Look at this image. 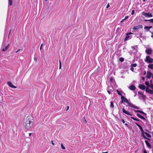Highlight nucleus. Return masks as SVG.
Instances as JSON below:
<instances>
[{"mask_svg":"<svg viewBox=\"0 0 153 153\" xmlns=\"http://www.w3.org/2000/svg\"><path fill=\"white\" fill-rule=\"evenodd\" d=\"M152 134H153V132H152Z\"/></svg>","mask_w":153,"mask_h":153,"instance_id":"nucleus-64","label":"nucleus"},{"mask_svg":"<svg viewBox=\"0 0 153 153\" xmlns=\"http://www.w3.org/2000/svg\"><path fill=\"white\" fill-rule=\"evenodd\" d=\"M138 127L139 128V129L141 130V131H142V130L143 129L142 128L140 125L138 126Z\"/></svg>","mask_w":153,"mask_h":153,"instance_id":"nucleus-38","label":"nucleus"},{"mask_svg":"<svg viewBox=\"0 0 153 153\" xmlns=\"http://www.w3.org/2000/svg\"><path fill=\"white\" fill-rule=\"evenodd\" d=\"M141 79L143 80H144L145 79V78L144 77H141Z\"/></svg>","mask_w":153,"mask_h":153,"instance_id":"nucleus-48","label":"nucleus"},{"mask_svg":"<svg viewBox=\"0 0 153 153\" xmlns=\"http://www.w3.org/2000/svg\"><path fill=\"white\" fill-rule=\"evenodd\" d=\"M131 118L132 119H133V120H136V121H139L140 120L139 119H137V118H134V117H131Z\"/></svg>","mask_w":153,"mask_h":153,"instance_id":"nucleus-24","label":"nucleus"},{"mask_svg":"<svg viewBox=\"0 0 153 153\" xmlns=\"http://www.w3.org/2000/svg\"><path fill=\"white\" fill-rule=\"evenodd\" d=\"M122 121L123 123H125V121H124V120L122 119Z\"/></svg>","mask_w":153,"mask_h":153,"instance_id":"nucleus-47","label":"nucleus"},{"mask_svg":"<svg viewBox=\"0 0 153 153\" xmlns=\"http://www.w3.org/2000/svg\"><path fill=\"white\" fill-rule=\"evenodd\" d=\"M135 96H136V94L135 95V96H134L135 97Z\"/></svg>","mask_w":153,"mask_h":153,"instance_id":"nucleus-63","label":"nucleus"},{"mask_svg":"<svg viewBox=\"0 0 153 153\" xmlns=\"http://www.w3.org/2000/svg\"><path fill=\"white\" fill-rule=\"evenodd\" d=\"M144 21L146 22L149 21L150 23H153V19H151L149 20H144Z\"/></svg>","mask_w":153,"mask_h":153,"instance_id":"nucleus-21","label":"nucleus"},{"mask_svg":"<svg viewBox=\"0 0 153 153\" xmlns=\"http://www.w3.org/2000/svg\"><path fill=\"white\" fill-rule=\"evenodd\" d=\"M120 61H121V62H123L124 61V59L123 58H120Z\"/></svg>","mask_w":153,"mask_h":153,"instance_id":"nucleus-31","label":"nucleus"},{"mask_svg":"<svg viewBox=\"0 0 153 153\" xmlns=\"http://www.w3.org/2000/svg\"><path fill=\"white\" fill-rule=\"evenodd\" d=\"M152 32H151V33H152V35L151 36V37L152 38H153V28H152Z\"/></svg>","mask_w":153,"mask_h":153,"instance_id":"nucleus-34","label":"nucleus"},{"mask_svg":"<svg viewBox=\"0 0 153 153\" xmlns=\"http://www.w3.org/2000/svg\"><path fill=\"white\" fill-rule=\"evenodd\" d=\"M136 48H137V47H132V48L134 49H135Z\"/></svg>","mask_w":153,"mask_h":153,"instance_id":"nucleus-51","label":"nucleus"},{"mask_svg":"<svg viewBox=\"0 0 153 153\" xmlns=\"http://www.w3.org/2000/svg\"><path fill=\"white\" fill-rule=\"evenodd\" d=\"M59 69H61V62H60V60H59Z\"/></svg>","mask_w":153,"mask_h":153,"instance_id":"nucleus-36","label":"nucleus"},{"mask_svg":"<svg viewBox=\"0 0 153 153\" xmlns=\"http://www.w3.org/2000/svg\"><path fill=\"white\" fill-rule=\"evenodd\" d=\"M134 112H137V113H139V112H140V110H135L134 111Z\"/></svg>","mask_w":153,"mask_h":153,"instance_id":"nucleus-40","label":"nucleus"},{"mask_svg":"<svg viewBox=\"0 0 153 153\" xmlns=\"http://www.w3.org/2000/svg\"><path fill=\"white\" fill-rule=\"evenodd\" d=\"M34 60L36 62L37 61V58L36 56H34Z\"/></svg>","mask_w":153,"mask_h":153,"instance_id":"nucleus-39","label":"nucleus"},{"mask_svg":"<svg viewBox=\"0 0 153 153\" xmlns=\"http://www.w3.org/2000/svg\"><path fill=\"white\" fill-rule=\"evenodd\" d=\"M124 20H124V19H122V20L121 21V23H122V22H124Z\"/></svg>","mask_w":153,"mask_h":153,"instance_id":"nucleus-49","label":"nucleus"},{"mask_svg":"<svg viewBox=\"0 0 153 153\" xmlns=\"http://www.w3.org/2000/svg\"><path fill=\"white\" fill-rule=\"evenodd\" d=\"M142 136L144 139H147V138L144 135H142Z\"/></svg>","mask_w":153,"mask_h":153,"instance_id":"nucleus-41","label":"nucleus"},{"mask_svg":"<svg viewBox=\"0 0 153 153\" xmlns=\"http://www.w3.org/2000/svg\"><path fill=\"white\" fill-rule=\"evenodd\" d=\"M42 46H43V44H42L40 46V50H41L42 49Z\"/></svg>","mask_w":153,"mask_h":153,"instance_id":"nucleus-44","label":"nucleus"},{"mask_svg":"<svg viewBox=\"0 0 153 153\" xmlns=\"http://www.w3.org/2000/svg\"><path fill=\"white\" fill-rule=\"evenodd\" d=\"M108 92V93L109 94H111V92L110 91H107Z\"/></svg>","mask_w":153,"mask_h":153,"instance_id":"nucleus-50","label":"nucleus"},{"mask_svg":"<svg viewBox=\"0 0 153 153\" xmlns=\"http://www.w3.org/2000/svg\"><path fill=\"white\" fill-rule=\"evenodd\" d=\"M130 70L133 72L134 71V69L133 68V67H131Z\"/></svg>","mask_w":153,"mask_h":153,"instance_id":"nucleus-37","label":"nucleus"},{"mask_svg":"<svg viewBox=\"0 0 153 153\" xmlns=\"http://www.w3.org/2000/svg\"><path fill=\"white\" fill-rule=\"evenodd\" d=\"M147 139L149 141H150V139L149 138H147Z\"/></svg>","mask_w":153,"mask_h":153,"instance_id":"nucleus-55","label":"nucleus"},{"mask_svg":"<svg viewBox=\"0 0 153 153\" xmlns=\"http://www.w3.org/2000/svg\"><path fill=\"white\" fill-rule=\"evenodd\" d=\"M149 31H150V33H151V32H152V29L150 30V29L149 30Z\"/></svg>","mask_w":153,"mask_h":153,"instance_id":"nucleus-53","label":"nucleus"},{"mask_svg":"<svg viewBox=\"0 0 153 153\" xmlns=\"http://www.w3.org/2000/svg\"><path fill=\"white\" fill-rule=\"evenodd\" d=\"M143 153H147L146 150L145 149H144L143 150Z\"/></svg>","mask_w":153,"mask_h":153,"instance_id":"nucleus-45","label":"nucleus"},{"mask_svg":"<svg viewBox=\"0 0 153 153\" xmlns=\"http://www.w3.org/2000/svg\"><path fill=\"white\" fill-rule=\"evenodd\" d=\"M139 113L145 115H146V114L143 111L140 110Z\"/></svg>","mask_w":153,"mask_h":153,"instance_id":"nucleus-27","label":"nucleus"},{"mask_svg":"<svg viewBox=\"0 0 153 153\" xmlns=\"http://www.w3.org/2000/svg\"><path fill=\"white\" fill-rule=\"evenodd\" d=\"M138 87L140 89L142 90H146V87L145 86V85L143 84H140L138 86Z\"/></svg>","mask_w":153,"mask_h":153,"instance_id":"nucleus-12","label":"nucleus"},{"mask_svg":"<svg viewBox=\"0 0 153 153\" xmlns=\"http://www.w3.org/2000/svg\"><path fill=\"white\" fill-rule=\"evenodd\" d=\"M7 84L10 87L12 88H17L16 87L13 85L11 82H7Z\"/></svg>","mask_w":153,"mask_h":153,"instance_id":"nucleus-10","label":"nucleus"},{"mask_svg":"<svg viewBox=\"0 0 153 153\" xmlns=\"http://www.w3.org/2000/svg\"><path fill=\"white\" fill-rule=\"evenodd\" d=\"M135 82L134 81L133 82H132V84H134V83Z\"/></svg>","mask_w":153,"mask_h":153,"instance_id":"nucleus-56","label":"nucleus"},{"mask_svg":"<svg viewBox=\"0 0 153 153\" xmlns=\"http://www.w3.org/2000/svg\"><path fill=\"white\" fill-rule=\"evenodd\" d=\"M117 93H118V94L119 95H120L121 96H123V95H122V94L120 93V91H119L118 90H117Z\"/></svg>","mask_w":153,"mask_h":153,"instance_id":"nucleus-33","label":"nucleus"},{"mask_svg":"<svg viewBox=\"0 0 153 153\" xmlns=\"http://www.w3.org/2000/svg\"><path fill=\"white\" fill-rule=\"evenodd\" d=\"M152 28V26H145L144 27V29L146 31H149V30Z\"/></svg>","mask_w":153,"mask_h":153,"instance_id":"nucleus-16","label":"nucleus"},{"mask_svg":"<svg viewBox=\"0 0 153 153\" xmlns=\"http://www.w3.org/2000/svg\"><path fill=\"white\" fill-rule=\"evenodd\" d=\"M128 18V16H126L123 19H124V20H126V19H127Z\"/></svg>","mask_w":153,"mask_h":153,"instance_id":"nucleus-43","label":"nucleus"},{"mask_svg":"<svg viewBox=\"0 0 153 153\" xmlns=\"http://www.w3.org/2000/svg\"><path fill=\"white\" fill-rule=\"evenodd\" d=\"M132 33H127L126 34V38L125 39V40H127L128 39H129L130 37V36H129V35L131 34H132Z\"/></svg>","mask_w":153,"mask_h":153,"instance_id":"nucleus-18","label":"nucleus"},{"mask_svg":"<svg viewBox=\"0 0 153 153\" xmlns=\"http://www.w3.org/2000/svg\"><path fill=\"white\" fill-rule=\"evenodd\" d=\"M122 111L123 113L129 115L130 116H132V115L130 114L129 112L128 111H126L124 108H123L122 109Z\"/></svg>","mask_w":153,"mask_h":153,"instance_id":"nucleus-13","label":"nucleus"},{"mask_svg":"<svg viewBox=\"0 0 153 153\" xmlns=\"http://www.w3.org/2000/svg\"><path fill=\"white\" fill-rule=\"evenodd\" d=\"M110 81L111 82H113L114 81V80L113 77H111L110 79Z\"/></svg>","mask_w":153,"mask_h":153,"instance_id":"nucleus-30","label":"nucleus"},{"mask_svg":"<svg viewBox=\"0 0 153 153\" xmlns=\"http://www.w3.org/2000/svg\"><path fill=\"white\" fill-rule=\"evenodd\" d=\"M121 99L122 100L121 103H123L124 102H126L127 103L129 102L128 101L127 99L125 97L123 96H121Z\"/></svg>","mask_w":153,"mask_h":153,"instance_id":"nucleus-7","label":"nucleus"},{"mask_svg":"<svg viewBox=\"0 0 153 153\" xmlns=\"http://www.w3.org/2000/svg\"><path fill=\"white\" fill-rule=\"evenodd\" d=\"M6 45V40L4 39L3 41V43L2 45V51L4 52L6 51L10 46V44H8L7 45Z\"/></svg>","mask_w":153,"mask_h":153,"instance_id":"nucleus-2","label":"nucleus"},{"mask_svg":"<svg viewBox=\"0 0 153 153\" xmlns=\"http://www.w3.org/2000/svg\"><path fill=\"white\" fill-rule=\"evenodd\" d=\"M143 28V26L140 25H139L138 26H134L133 28V30H137L140 28Z\"/></svg>","mask_w":153,"mask_h":153,"instance_id":"nucleus-9","label":"nucleus"},{"mask_svg":"<svg viewBox=\"0 0 153 153\" xmlns=\"http://www.w3.org/2000/svg\"><path fill=\"white\" fill-rule=\"evenodd\" d=\"M143 15L146 17H152L153 16L152 14L150 12L143 13Z\"/></svg>","mask_w":153,"mask_h":153,"instance_id":"nucleus-6","label":"nucleus"},{"mask_svg":"<svg viewBox=\"0 0 153 153\" xmlns=\"http://www.w3.org/2000/svg\"><path fill=\"white\" fill-rule=\"evenodd\" d=\"M144 134H145L148 137L150 138L151 137V135L147 132L145 133Z\"/></svg>","mask_w":153,"mask_h":153,"instance_id":"nucleus-22","label":"nucleus"},{"mask_svg":"<svg viewBox=\"0 0 153 153\" xmlns=\"http://www.w3.org/2000/svg\"><path fill=\"white\" fill-rule=\"evenodd\" d=\"M145 143L146 144V145L149 148H151V145L150 143L147 140H145Z\"/></svg>","mask_w":153,"mask_h":153,"instance_id":"nucleus-17","label":"nucleus"},{"mask_svg":"<svg viewBox=\"0 0 153 153\" xmlns=\"http://www.w3.org/2000/svg\"><path fill=\"white\" fill-rule=\"evenodd\" d=\"M23 51V50L22 49H19L18 50H17L16 51V53H18V52H22Z\"/></svg>","mask_w":153,"mask_h":153,"instance_id":"nucleus-32","label":"nucleus"},{"mask_svg":"<svg viewBox=\"0 0 153 153\" xmlns=\"http://www.w3.org/2000/svg\"><path fill=\"white\" fill-rule=\"evenodd\" d=\"M137 65V64L136 63H134L133 64H132L131 65V67H136Z\"/></svg>","mask_w":153,"mask_h":153,"instance_id":"nucleus-26","label":"nucleus"},{"mask_svg":"<svg viewBox=\"0 0 153 153\" xmlns=\"http://www.w3.org/2000/svg\"><path fill=\"white\" fill-rule=\"evenodd\" d=\"M33 125V119L32 117L28 116L24 120V126L26 131H28L31 127Z\"/></svg>","mask_w":153,"mask_h":153,"instance_id":"nucleus-1","label":"nucleus"},{"mask_svg":"<svg viewBox=\"0 0 153 153\" xmlns=\"http://www.w3.org/2000/svg\"><path fill=\"white\" fill-rule=\"evenodd\" d=\"M110 7V5L109 3H108V4H107V6L106 8H108Z\"/></svg>","mask_w":153,"mask_h":153,"instance_id":"nucleus-46","label":"nucleus"},{"mask_svg":"<svg viewBox=\"0 0 153 153\" xmlns=\"http://www.w3.org/2000/svg\"><path fill=\"white\" fill-rule=\"evenodd\" d=\"M152 75V74L150 72L148 71L147 74V77L149 79L151 78Z\"/></svg>","mask_w":153,"mask_h":153,"instance_id":"nucleus-14","label":"nucleus"},{"mask_svg":"<svg viewBox=\"0 0 153 153\" xmlns=\"http://www.w3.org/2000/svg\"><path fill=\"white\" fill-rule=\"evenodd\" d=\"M127 104L128 105V106L130 107H133L138 109H139L138 107L135 106V105H133L132 104L129 102H128Z\"/></svg>","mask_w":153,"mask_h":153,"instance_id":"nucleus-11","label":"nucleus"},{"mask_svg":"<svg viewBox=\"0 0 153 153\" xmlns=\"http://www.w3.org/2000/svg\"><path fill=\"white\" fill-rule=\"evenodd\" d=\"M12 4V0H9V4L10 5H11Z\"/></svg>","mask_w":153,"mask_h":153,"instance_id":"nucleus-28","label":"nucleus"},{"mask_svg":"<svg viewBox=\"0 0 153 153\" xmlns=\"http://www.w3.org/2000/svg\"><path fill=\"white\" fill-rule=\"evenodd\" d=\"M137 116L138 117H139L140 118L142 119H143V120H145V118L143 117V116H142L140 114H138V113H137Z\"/></svg>","mask_w":153,"mask_h":153,"instance_id":"nucleus-19","label":"nucleus"},{"mask_svg":"<svg viewBox=\"0 0 153 153\" xmlns=\"http://www.w3.org/2000/svg\"><path fill=\"white\" fill-rule=\"evenodd\" d=\"M51 142H52V144L53 145H54V144L53 143V141H51Z\"/></svg>","mask_w":153,"mask_h":153,"instance_id":"nucleus-54","label":"nucleus"},{"mask_svg":"<svg viewBox=\"0 0 153 153\" xmlns=\"http://www.w3.org/2000/svg\"><path fill=\"white\" fill-rule=\"evenodd\" d=\"M137 51V50H136L135 52H136Z\"/></svg>","mask_w":153,"mask_h":153,"instance_id":"nucleus-62","label":"nucleus"},{"mask_svg":"<svg viewBox=\"0 0 153 153\" xmlns=\"http://www.w3.org/2000/svg\"><path fill=\"white\" fill-rule=\"evenodd\" d=\"M135 124L138 127V126H140L139 125L138 123H135Z\"/></svg>","mask_w":153,"mask_h":153,"instance_id":"nucleus-52","label":"nucleus"},{"mask_svg":"<svg viewBox=\"0 0 153 153\" xmlns=\"http://www.w3.org/2000/svg\"><path fill=\"white\" fill-rule=\"evenodd\" d=\"M152 50L151 48L146 49L145 52L148 55H151L152 53Z\"/></svg>","mask_w":153,"mask_h":153,"instance_id":"nucleus-8","label":"nucleus"},{"mask_svg":"<svg viewBox=\"0 0 153 153\" xmlns=\"http://www.w3.org/2000/svg\"><path fill=\"white\" fill-rule=\"evenodd\" d=\"M108 152H103V153H107Z\"/></svg>","mask_w":153,"mask_h":153,"instance_id":"nucleus-61","label":"nucleus"},{"mask_svg":"<svg viewBox=\"0 0 153 153\" xmlns=\"http://www.w3.org/2000/svg\"><path fill=\"white\" fill-rule=\"evenodd\" d=\"M141 131V132L142 133V135H144L145 133H146V132H144L143 129V130H142V131Z\"/></svg>","mask_w":153,"mask_h":153,"instance_id":"nucleus-35","label":"nucleus"},{"mask_svg":"<svg viewBox=\"0 0 153 153\" xmlns=\"http://www.w3.org/2000/svg\"><path fill=\"white\" fill-rule=\"evenodd\" d=\"M110 107H111L113 108L114 107V104H113V102H111L110 104Z\"/></svg>","mask_w":153,"mask_h":153,"instance_id":"nucleus-25","label":"nucleus"},{"mask_svg":"<svg viewBox=\"0 0 153 153\" xmlns=\"http://www.w3.org/2000/svg\"><path fill=\"white\" fill-rule=\"evenodd\" d=\"M125 125L126 126H128V125L127 123L125 124Z\"/></svg>","mask_w":153,"mask_h":153,"instance_id":"nucleus-59","label":"nucleus"},{"mask_svg":"<svg viewBox=\"0 0 153 153\" xmlns=\"http://www.w3.org/2000/svg\"><path fill=\"white\" fill-rule=\"evenodd\" d=\"M61 147L62 149H65V147L63 146L62 143L61 144Z\"/></svg>","mask_w":153,"mask_h":153,"instance_id":"nucleus-29","label":"nucleus"},{"mask_svg":"<svg viewBox=\"0 0 153 153\" xmlns=\"http://www.w3.org/2000/svg\"><path fill=\"white\" fill-rule=\"evenodd\" d=\"M134 13V10H133L132 11L131 14L132 15H133Z\"/></svg>","mask_w":153,"mask_h":153,"instance_id":"nucleus-42","label":"nucleus"},{"mask_svg":"<svg viewBox=\"0 0 153 153\" xmlns=\"http://www.w3.org/2000/svg\"><path fill=\"white\" fill-rule=\"evenodd\" d=\"M145 61L148 63H153V59L150 58L149 56H147L145 60Z\"/></svg>","mask_w":153,"mask_h":153,"instance_id":"nucleus-4","label":"nucleus"},{"mask_svg":"<svg viewBox=\"0 0 153 153\" xmlns=\"http://www.w3.org/2000/svg\"><path fill=\"white\" fill-rule=\"evenodd\" d=\"M148 67L149 68L153 69V64H149L148 65Z\"/></svg>","mask_w":153,"mask_h":153,"instance_id":"nucleus-20","label":"nucleus"},{"mask_svg":"<svg viewBox=\"0 0 153 153\" xmlns=\"http://www.w3.org/2000/svg\"><path fill=\"white\" fill-rule=\"evenodd\" d=\"M139 96L140 98H141L143 101L145 100V99L146 97V96L141 91H139L138 92Z\"/></svg>","mask_w":153,"mask_h":153,"instance_id":"nucleus-5","label":"nucleus"},{"mask_svg":"<svg viewBox=\"0 0 153 153\" xmlns=\"http://www.w3.org/2000/svg\"><path fill=\"white\" fill-rule=\"evenodd\" d=\"M128 88L131 90H134L136 89V87L133 85H131L130 86L128 87Z\"/></svg>","mask_w":153,"mask_h":153,"instance_id":"nucleus-15","label":"nucleus"},{"mask_svg":"<svg viewBox=\"0 0 153 153\" xmlns=\"http://www.w3.org/2000/svg\"><path fill=\"white\" fill-rule=\"evenodd\" d=\"M67 108H68V109H67V110L68 109H69V106H68V107H67Z\"/></svg>","mask_w":153,"mask_h":153,"instance_id":"nucleus-60","label":"nucleus"},{"mask_svg":"<svg viewBox=\"0 0 153 153\" xmlns=\"http://www.w3.org/2000/svg\"><path fill=\"white\" fill-rule=\"evenodd\" d=\"M84 120H85V121H84V122L86 123L87 122V121H86V120L85 119H84Z\"/></svg>","mask_w":153,"mask_h":153,"instance_id":"nucleus-57","label":"nucleus"},{"mask_svg":"<svg viewBox=\"0 0 153 153\" xmlns=\"http://www.w3.org/2000/svg\"><path fill=\"white\" fill-rule=\"evenodd\" d=\"M151 83L149 86L146 87V92L147 93L153 94V84L151 83V80H150Z\"/></svg>","mask_w":153,"mask_h":153,"instance_id":"nucleus-3","label":"nucleus"},{"mask_svg":"<svg viewBox=\"0 0 153 153\" xmlns=\"http://www.w3.org/2000/svg\"><path fill=\"white\" fill-rule=\"evenodd\" d=\"M31 133H29V136H30L31 135Z\"/></svg>","mask_w":153,"mask_h":153,"instance_id":"nucleus-58","label":"nucleus"},{"mask_svg":"<svg viewBox=\"0 0 153 153\" xmlns=\"http://www.w3.org/2000/svg\"><path fill=\"white\" fill-rule=\"evenodd\" d=\"M145 85L147 86V87H149L150 85V84L149 83L148 81H146L145 82Z\"/></svg>","mask_w":153,"mask_h":153,"instance_id":"nucleus-23","label":"nucleus"}]
</instances>
